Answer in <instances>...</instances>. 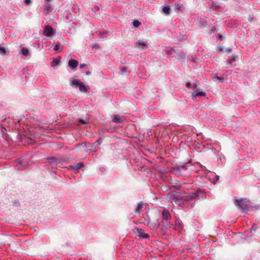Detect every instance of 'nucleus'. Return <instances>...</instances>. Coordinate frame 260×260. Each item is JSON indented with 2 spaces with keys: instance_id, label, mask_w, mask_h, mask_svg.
Instances as JSON below:
<instances>
[{
  "instance_id": "obj_1",
  "label": "nucleus",
  "mask_w": 260,
  "mask_h": 260,
  "mask_svg": "<svg viewBox=\"0 0 260 260\" xmlns=\"http://www.w3.org/2000/svg\"><path fill=\"white\" fill-rule=\"evenodd\" d=\"M200 193L203 194L201 190L199 189L193 192H171L167 194V197L172 203L179 205L181 204V201H188L191 199L202 197L200 195Z\"/></svg>"
},
{
  "instance_id": "obj_2",
  "label": "nucleus",
  "mask_w": 260,
  "mask_h": 260,
  "mask_svg": "<svg viewBox=\"0 0 260 260\" xmlns=\"http://www.w3.org/2000/svg\"><path fill=\"white\" fill-rule=\"evenodd\" d=\"M162 218L164 220L166 221V225H163L166 229H169L171 228V225L169 221L171 220V216L169 212L167 209H164L161 213Z\"/></svg>"
},
{
  "instance_id": "obj_3",
  "label": "nucleus",
  "mask_w": 260,
  "mask_h": 260,
  "mask_svg": "<svg viewBox=\"0 0 260 260\" xmlns=\"http://www.w3.org/2000/svg\"><path fill=\"white\" fill-rule=\"evenodd\" d=\"M235 204L236 206L241 209L245 210L247 209L248 205L246 199H240L236 200Z\"/></svg>"
},
{
  "instance_id": "obj_4",
  "label": "nucleus",
  "mask_w": 260,
  "mask_h": 260,
  "mask_svg": "<svg viewBox=\"0 0 260 260\" xmlns=\"http://www.w3.org/2000/svg\"><path fill=\"white\" fill-rule=\"evenodd\" d=\"M134 232L142 239H148L149 238V234L145 233L144 230L142 229L136 227L134 230Z\"/></svg>"
},
{
  "instance_id": "obj_5",
  "label": "nucleus",
  "mask_w": 260,
  "mask_h": 260,
  "mask_svg": "<svg viewBox=\"0 0 260 260\" xmlns=\"http://www.w3.org/2000/svg\"><path fill=\"white\" fill-rule=\"evenodd\" d=\"M147 226L151 230L156 231L159 226V224L157 220H149V221L147 223Z\"/></svg>"
},
{
  "instance_id": "obj_6",
  "label": "nucleus",
  "mask_w": 260,
  "mask_h": 260,
  "mask_svg": "<svg viewBox=\"0 0 260 260\" xmlns=\"http://www.w3.org/2000/svg\"><path fill=\"white\" fill-rule=\"evenodd\" d=\"M43 33L46 37H51L54 35V30L50 26L47 25L45 27Z\"/></svg>"
},
{
  "instance_id": "obj_7",
  "label": "nucleus",
  "mask_w": 260,
  "mask_h": 260,
  "mask_svg": "<svg viewBox=\"0 0 260 260\" xmlns=\"http://www.w3.org/2000/svg\"><path fill=\"white\" fill-rule=\"evenodd\" d=\"M174 10L176 12H183L185 9L184 5L179 3H176L174 5Z\"/></svg>"
},
{
  "instance_id": "obj_8",
  "label": "nucleus",
  "mask_w": 260,
  "mask_h": 260,
  "mask_svg": "<svg viewBox=\"0 0 260 260\" xmlns=\"http://www.w3.org/2000/svg\"><path fill=\"white\" fill-rule=\"evenodd\" d=\"M183 229V224L182 221L179 219H176L174 225V229L175 231L180 232Z\"/></svg>"
},
{
  "instance_id": "obj_9",
  "label": "nucleus",
  "mask_w": 260,
  "mask_h": 260,
  "mask_svg": "<svg viewBox=\"0 0 260 260\" xmlns=\"http://www.w3.org/2000/svg\"><path fill=\"white\" fill-rule=\"evenodd\" d=\"M124 120V117L122 115H115L112 118V121L115 123H121Z\"/></svg>"
},
{
  "instance_id": "obj_10",
  "label": "nucleus",
  "mask_w": 260,
  "mask_h": 260,
  "mask_svg": "<svg viewBox=\"0 0 260 260\" xmlns=\"http://www.w3.org/2000/svg\"><path fill=\"white\" fill-rule=\"evenodd\" d=\"M68 64L71 69L74 70L77 67L78 62L76 59H72L69 60Z\"/></svg>"
},
{
  "instance_id": "obj_11",
  "label": "nucleus",
  "mask_w": 260,
  "mask_h": 260,
  "mask_svg": "<svg viewBox=\"0 0 260 260\" xmlns=\"http://www.w3.org/2000/svg\"><path fill=\"white\" fill-rule=\"evenodd\" d=\"M206 96V93L203 91H198L197 90L196 91H194L192 93V99H195L198 96Z\"/></svg>"
},
{
  "instance_id": "obj_12",
  "label": "nucleus",
  "mask_w": 260,
  "mask_h": 260,
  "mask_svg": "<svg viewBox=\"0 0 260 260\" xmlns=\"http://www.w3.org/2000/svg\"><path fill=\"white\" fill-rule=\"evenodd\" d=\"M16 162L17 164H18L21 166H18V168L19 170L22 169V167L26 166L27 165V163L26 162H23V160L22 158H19L17 159Z\"/></svg>"
},
{
  "instance_id": "obj_13",
  "label": "nucleus",
  "mask_w": 260,
  "mask_h": 260,
  "mask_svg": "<svg viewBox=\"0 0 260 260\" xmlns=\"http://www.w3.org/2000/svg\"><path fill=\"white\" fill-rule=\"evenodd\" d=\"M81 83V82H80V81L77 79H74L72 81L71 85L72 86L75 88H77L78 87H79V85H80Z\"/></svg>"
},
{
  "instance_id": "obj_14",
  "label": "nucleus",
  "mask_w": 260,
  "mask_h": 260,
  "mask_svg": "<svg viewBox=\"0 0 260 260\" xmlns=\"http://www.w3.org/2000/svg\"><path fill=\"white\" fill-rule=\"evenodd\" d=\"M51 10V6L49 4L46 3L44 6V13L46 15L48 14L49 12Z\"/></svg>"
},
{
  "instance_id": "obj_15",
  "label": "nucleus",
  "mask_w": 260,
  "mask_h": 260,
  "mask_svg": "<svg viewBox=\"0 0 260 260\" xmlns=\"http://www.w3.org/2000/svg\"><path fill=\"white\" fill-rule=\"evenodd\" d=\"M79 88L80 91L81 92H88V87L85 86L82 82H81V83L79 85Z\"/></svg>"
},
{
  "instance_id": "obj_16",
  "label": "nucleus",
  "mask_w": 260,
  "mask_h": 260,
  "mask_svg": "<svg viewBox=\"0 0 260 260\" xmlns=\"http://www.w3.org/2000/svg\"><path fill=\"white\" fill-rule=\"evenodd\" d=\"M143 207V204L142 203H140L138 204V206L135 209V212L138 214H140L142 209Z\"/></svg>"
},
{
  "instance_id": "obj_17",
  "label": "nucleus",
  "mask_w": 260,
  "mask_h": 260,
  "mask_svg": "<svg viewBox=\"0 0 260 260\" xmlns=\"http://www.w3.org/2000/svg\"><path fill=\"white\" fill-rule=\"evenodd\" d=\"M136 46L137 47H140V46H142L141 48L142 49H144L147 46L146 43H145L144 42H141L140 41H138L136 43Z\"/></svg>"
},
{
  "instance_id": "obj_18",
  "label": "nucleus",
  "mask_w": 260,
  "mask_h": 260,
  "mask_svg": "<svg viewBox=\"0 0 260 260\" xmlns=\"http://www.w3.org/2000/svg\"><path fill=\"white\" fill-rule=\"evenodd\" d=\"M171 9L169 6L164 7L162 9V12L166 15H169L170 13Z\"/></svg>"
},
{
  "instance_id": "obj_19",
  "label": "nucleus",
  "mask_w": 260,
  "mask_h": 260,
  "mask_svg": "<svg viewBox=\"0 0 260 260\" xmlns=\"http://www.w3.org/2000/svg\"><path fill=\"white\" fill-rule=\"evenodd\" d=\"M62 46H60L58 44H55L54 50L57 52H61L62 50Z\"/></svg>"
},
{
  "instance_id": "obj_20",
  "label": "nucleus",
  "mask_w": 260,
  "mask_h": 260,
  "mask_svg": "<svg viewBox=\"0 0 260 260\" xmlns=\"http://www.w3.org/2000/svg\"><path fill=\"white\" fill-rule=\"evenodd\" d=\"M73 169H75L76 170H78L80 168L83 167V164L82 162H79L77 163L76 165L71 166Z\"/></svg>"
},
{
  "instance_id": "obj_21",
  "label": "nucleus",
  "mask_w": 260,
  "mask_h": 260,
  "mask_svg": "<svg viewBox=\"0 0 260 260\" xmlns=\"http://www.w3.org/2000/svg\"><path fill=\"white\" fill-rule=\"evenodd\" d=\"M133 24V26L135 27H138L140 25L141 23L138 20H134Z\"/></svg>"
},
{
  "instance_id": "obj_22",
  "label": "nucleus",
  "mask_w": 260,
  "mask_h": 260,
  "mask_svg": "<svg viewBox=\"0 0 260 260\" xmlns=\"http://www.w3.org/2000/svg\"><path fill=\"white\" fill-rule=\"evenodd\" d=\"M172 51H173V49L170 47H167L166 49V53L168 55H171L172 54Z\"/></svg>"
},
{
  "instance_id": "obj_23",
  "label": "nucleus",
  "mask_w": 260,
  "mask_h": 260,
  "mask_svg": "<svg viewBox=\"0 0 260 260\" xmlns=\"http://www.w3.org/2000/svg\"><path fill=\"white\" fill-rule=\"evenodd\" d=\"M21 52L24 56H27L28 54V50L27 49L23 48L21 50Z\"/></svg>"
},
{
  "instance_id": "obj_24",
  "label": "nucleus",
  "mask_w": 260,
  "mask_h": 260,
  "mask_svg": "<svg viewBox=\"0 0 260 260\" xmlns=\"http://www.w3.org/2000/svg\"><path fill=\"white\" fill-rule=\"evenodd\" d=\"M236 60V58L235 56H233L231 58L229 59L228 60V62L229 64H232L233 62L235 61Z\"/></svg>"
},
{
  "instance_id": "obj_25",
  "label": "nucleus",
  "mask_w": 260,
  "mask_h": 260,
  "mask_svg": "<svg viewBox=\"0 0 260 260\" xmlns=\"http://www.w3.org/2000/svg\"><path fill=\"white\" fill-rule=\"evenodd\" d=\"M215 78L217 79L218 80H219L220 82H223L224 80V79L223 77L218 76L217 75H216L215 76Z\"/></svg>"
},
{
  "instance_id": "obj_26",
  "label": "nucleus",
  "mask_w": 260,
  "mask_h": 260,
  "mask_svg": "<svg viewBox=\"0 0 260 260\" xmlns=\"http://www.w3.org/2000/svg\"><path fill=\"white\" fill-rule=\"evenodd\" d=\"M6 52V49L4 47H0V53L2 54H5Z\"/></svg>"
},
{
  "instance_id": "obj_27",
  "label": "nucleus",
  "mask_w": 260,
  "mask_h": 260,
  "mask_svg": "<svg viewBox=\"0 0 260 260\" xmlns=\"http://www.w3.org/2000/svg\"><path fill=\"white\" fill-rule=\"evenodd\" d=\"M60 62V59L58 58H54L53 60V63H54L55 64V65H57L58 64H59Z\"/></svg>"
},
{
  "instance_id": "obj_28",
  "label": "nucleus",
  "mask_w": 260,
  "mask_h": 260,
  "mask_svg": "<svg viewBox=\"0 0 260 260\" xmlns=\"http://www.w3.org/2000/svg\"><path fill=\"white\" fill-rule=\"evenodd\" d=\"M257 227L255 224H253L251 228V231H255L257 229Z\"/></svg>"
},
{
  "instance_id": "obj_29",
  "label": "nucleus",
  "mask_w": 260,
  "mask_h": 260,
  "mask_svg": "<svg viewBox=\"0 0 260 260\" xmlns=\"http://www.w3.org/2000/svg\"><path fill=\"white\" fill-rule=\"evenodd\" d=\"M186 86L188 88H191V84L190 82L186 83Z\"/></svg>"
},
{
  "instance_id": "obj_30",
  "label": "nucleus",
  "mask_w": 260,
  "mask_h": 260,
  "mask_svg": "<svg viewBox=\"0 0 260 260\" xmlns=\"http://www.w3.org/2000/svg\"><path fill=\"white\" fill-rule=\"evenodd\" d=\"M198 86V85L197 83H194L192 85H191V89H196Z\"/></svg>"
},
{
  "instance_id": "obj_31",
  "label": "nucleus",
  "mask_w": 260,
  "mask_h": 260,
  "mask_svg": "<svg viewBox=\"0 0 260 260\" xmlns=\"http://www.w3.org/2000/svg\"><path fill=\"white\" fill-rule=\"evenodd\" d=\"M101 142H102V140L100 139H99V140H98L97 141H95V142L94 143V144H95V145L100 144H101Z\"/></svg>"
},
{
  "instance_id": "obj_32",
  "label": "nucleus",
  "mask_w": 260,
  "mask_h": 260,
  "mask_svg": "<svg viewBox=\"0 0 260 260\" xmlns=\"http://www.w3.org/2000/svg\"><path fill=\"white\" fill-rule=\"evenodd\" d=\"M24 2L26 5H29L31 3V0H25Z\"/></svg>"
},
{
  "instance_id": "obj_33",
  "label": "nucleus",
  "mask_w": 260,
  "mask_h": 260,
  "mask_svg": "<svg viewBox=\"0 0 260 260\" xmlns=\"http://www.w3.org/2000/svg\"><path fill=\"white\" fill-rule=\"evenodd\" d=\"M86 66H87V64L85 63H82L80 65V68L81 69H82V68H84L85 67H86Z\"/></svg>"
},
{
  "instance_id": "obj_34",
  "label": "nucleus",
  "mask_w": 260,
  "mask_h": 260,
  "mask_svg": "<svg viewBox=\"0 0 260 260\" xmlns=\"http://www.w3.org/2000/svg\"><path fill=\"white\" fill-rule=\"evenodd\" d=\"M211 31H212V32H215V31H216V27H212V29H211Z\"/></svg>"
},
{
  "instance_id": "obj_35",
  "label": "nucleus",
  "mask_w": 260,
  "mask_h": 260,
  "mask_svg": "<svg viewBox=\"0 0 260 260\" xmlns=\"http://www.w3.org/2000/svg\"><path fill=\"white\" fill-rule=\"evenodd\" d=\"M121 70L122 72H125L126 71V68L125 67L122 68Z\"/></svg>"
},
{
  "instance_id": "obj_36",
  "label": "nucleus",
  "mask_w": 260,
  "mask_h": 260,
  "mask_svg": "<svg viewBox=\"0 0 260 260\" xmlns=\"http://www.w3.org/2000/svg\"><path fill=\"white\" fill-rule=\"evenodd\" d=\"M222 36L221 35L218 34V39L220 40H222Z\"/></svg>"
},
{
  "instance_id": "obj_37",
  "label": "nucleus",
  "mask_w": 260,
  "mask_h": 260,
  "mask_svg": "<svg viewBox=\"0 0 260 260\" xmlns=\"http://www.w3.org/2000/svg\"><path fill=\"white\" fill-rule=\"evenodd\" d=\"M85 74L86 75H90L91 74V72L90 71H87L85 72Z\"/></svg>"
},
{
  "instance_id": "obj_38",
  "label": "nucleus",
  "mask_w": 260,
  "mask_h": 260,
  "mask_svg": "<svg viewBox=\"0 0 260 260\" xmlns=\"http://www.w3.org/2000/svg\"><path fill=\"white\" fill-rule=\"evenodd\" d=\"M79 121H80V122H81L82 123H83V124H84V123H85V121H84L83 120H82V119H80V120H79Z\"/></svg>"
},
{
  "instance_id": "obj_39",
  "label": "nucleus",
  "mask_w": 260,
  "mask_h": 260,
  "mask_svg": "<svg viewBox=\"0 0 260 260\" xmlns=\"http://www.w3.org/2000/svg\"><path fill=\"white\" fill-rule=\"evenodd\" d=\"M96 46H98V44H94V46H94V47H96Z\"/></svg>"
},
{
  "instance_id": "obj_40",
  "label": "nucleus",
  "mask_w": 260,
  "mask_h": 260,
  "mask_svg": "<svg viewBox=\"0 0 260 260\" xmlns=\"http://www.w3.org/2000/svg\"><path fill=\"white\" fill-rule=\"evenodd\" d=\"M169 1L170 2H172L174 1L175 0H169Z\"/></svg>"
}]
</instances>
